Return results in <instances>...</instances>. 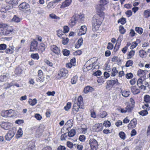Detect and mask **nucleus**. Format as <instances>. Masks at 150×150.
Segmentation results:
<instances>
[{
	"label": "nucleus",
	"mask_w": 150,
	"mask_h": 150,
	"mask_svg": "<svg viewBox=\"0 0 150 150\" xmlns=\"http://www.w3.org/2000/svg\"><path fill=\"white\" fill-rule=\"evenodd\" d=\"M126 22V19L125 18H122L119 19L118 21V23H120L122 25L125 24Z\"/></svg>",
	"instance_id": "nucleus-38"
},
{
	"label": "nucleus",
	"mask_w": 150,
	"mask_h": 150,
	"mask_svg": "<svg viewBox=\"0 0 150 150\" xmlns=\"http://www.w3.org/2000/svg\"><path fill=\"white\" fill-rule=\"evenodd\" d=\"M77 21L78 17H76V16H73L69 23V25L72 27L76 24Z\"/></svg>",
	"instance_id": "nucleus-15"
},
{
	"label": "nucleus",
	"mask_w": 150,
	"mask_h": 150,
	"mask_svg": "<svg viewBox=\"0 0 150 150\" xmlns=\"http://www.w3.org/2000/svg\"><path fill=\"white\" fill-rule=\"evenodd\" d=\"M148 71L146 70H142V69H139L137 72V75L140 77H146V72Z\"/></svg>",
	"instance_id": "nucleus-16"
},
{
	"label": "nucleus",
	"mask_w": 150,
	"mask_h": 150,
	"mask_svg": "<svg viewBox=\"0 0 150 150\" xmlns=\"http://www.w3.org/2000/svg\"><path fill=\"white\" fill-rule=\"evenodd\" d=\"M89 144L91 149L93 150H96L98 146L97 141L93 138L89 140Z\"/></svg>",
	"instance_id": "nucleus-9"
},
{
	"label": "nucleus",
	"mask_w": 150,
	"mask_h": 150,
	"mask_svg": "<svg viewBox=\"0 0 150 150\" xmlns=\"http://www.w3.org/2000/svg\"><path fill=\"white\" fill-rule=\"evenodd\" d=\"M133 75L131 73H128L126 75V78L127 79H130L133 77Z\"/></svg>",
	"instance_id": "nucleus-62"
},
{
	"label": "nucleus",
	"mask_w": 150,
	"mask_h": 150,
	"mask_svg": "<svg viewBox=\"0 0 150 150\" xmlns=\"http://www.w3.org/2000/svg\"><path fill=\"white\" fill-rule=\"evenodd\" d=\"M16 132L15 129H13L9 131L5 136L6 139L7 141L10 140L14 137Z\"/></svg>",
	"instance_id": "nucleus-7"
},
{
	"label": "nucleus",
	"mask_w": 150,
	"mask_h": 150,
	"mask_svg": "<svg viewBox=\"0 0 150 150\" xmlns=\"http://www.w3.org/2000/svg\"><path fill=\"white\" fill-rule=\"evenodd\" d=\"M135 30L140 35L142 34L143 32V29L140 27H136L135 28Z\"/></svg>",
	"instance_id": "nucleus-37"
},
{
	"label": "nucleus",
	"mask_w": 150,
	"mask_h": 150,
	"mask_svg": "<svg viewBox=\"0 0 150 150\" xmlns=\"http://www.w3.org/2000/svg\"><path fill=\"white\" fill-rule=\"evenodd\" d=\"M139 53L140 57L142 58H145L147 56V53L146 52L142 50L139 51Z\"/></svg>",
	"instance_id": "nucleus-27"
},
{
	"label": "nucleus",
	"mask_w": 150,
	"mask_h": 150,
	"mask_svg": "<svg viewBox=\"0 0 150 150\" xmlns=\"http://www.w3.org/2000/svg\"><path fill=\"white\" fill-rule=\"evenodd\" d=\"M35 117L38 120H40L42 118V116L39 114H35Z\"/></svg>",
	"instance_id": "nucleus-58"
},
{
	"label": "nucleus",
	"mask_w": 150,
	"mask_h": 150,
	"mask_svg": "<svg viewBox=\"0 0 150 150\" xmlns=\"http://www.w3.org/2000/svg\"><path fill=\"white\" fill-rule=\"evenodd\" d=\"M6 111L8 117H12L13 116L14 113V111L12 109H10Z\"/></svg>",
	"instance_id": "nucleus-34"
},
{
	"label": "nucleus",
	"mask_w": 150,
	"mask_h": 150,
	"mask_svg": "<svg viewBox=\"0 0 150 150\" xmlns=\"http://www.w3.org/2000/svg\"><path fill=\"white\" fill-rule=\"evenodd\" d=\"M67 146L70 149L72 148L73 147L72 143L69 141L67 142Z\"/></svg>",
	"instance_id": "nucleus-61"
},
{
	"label": "nucleus",
	"mask_w": 150,
	"mask_h": 150,
	"mask_svg": "<svg viewBox=\"0 0 150 150\" xmlns=\"http://www.w3.org/2000/svg\"><path fill=\"white\" fill-rule=\"evenodd\" d=\"M6 76L5 75H1L0 76V81L3 82L6 80Z\"/></svg>",
	"instance_id": "nucleus-54"
},
{
	"label": "nucleus",
	"mask_w": 150,
	"mask_h": 150,
	"mask_svg": "<svg viewBox=\"0 0 150 150\" xmlns=\"http://www.w3.org/2000/svg\"><path fill=\"white\" fill-rule=\"evenodd\" d=\"M111 123L110 121L107 120L104 122L103 125L106 127H109L110 126Z\"/></svg>",
	"instance_id": "nucleus-44"
},
{
	"label": "nucleus",
	"mask_w": 150,
	"mask_h": 150,
	"mask_svg": "<svg viewBox=\"0 0 150 150\" xmlns=\"http://www.w3.org/2000/svg\"><path fill=\"white\" fill-rule=\"evenodd\" d=\"M23 134V132L22 129L21 128H19L16 136V138L18 139L22 137Z\"/></svg>",
	"instance_id": "nucleus-28"
},
{
	"label": "nucleus",
	"mask_w": 150,
	"mask_h": 150,
	"mask_svg": "<svg viewBox=\"0 0 150 150\" xmlns=\"http://www.w3.org/2000/svg\"><path fill=\"white\" fill-rule=\"evenodd\" d=\"M57 36L60 38H64V37H66V35L64 31L62 30H59L57 31Z\"/></svg>",
	"instance_id": "nucleus-21"
},
{
	"label": "nucleus",
	"mask_w": 150,
	"mask_h": 150,
	"mask_svg": "<svg viewBox=\"0 0 150 150\" xmlns=\"http://www.w3.org/2000/svg\"><path fill=\"white\" fill-rule=\"evenodd\" d=\"M18 7L20 10L25 11L29 8L30 6L28 3L24 2L21 3L19 5Z\"/></svg>",
	"instance_id": "nucleus-10"
},
{
	"label": "nucleus",
	"mask_w": 150,
	"mask_h": 150,
	"mask_svg": "<svg viewBox=\"0 0 150 150\" xmlns=\"http://www.w3.org/2000/svg\"><path fill=\"white\" fill-rule=\"evenodd\" d=\"M6 45L4 44H2L0 45V50H4L6 48Z\"/></svg>",
	"instance_id": "nucleus-56"
},
{
	"label": "nucleus",
	"mask_w": 150,
	"mask_h": 150,
	"mask_svg": "<svg viewBox=\"0 0 150 150\" xmlns=\"http://www.w3.org/2000/svg\"><path fill=\"white\" fill-rule=\"evenodd\" d=\"M50 50L56 55H58L60 53V50L59 48L56 45H52L50 47Z\"/></svg>",
	"instance_id": "nucleus-11"
},
{
	"label": "nucleus",
	"mask_w": 150,
	"mask_h": 150,
	"mask_svg": "<svg viewBox=\"0 0 150 150\" xmlns=\"http://www.w3.org/2000/svg\"><path fill=\"white\" fill-rule=\"evenodd\" d=\"M4 9L6 11L11 10L13 8L12 4H11L9 3V5H7L6 6L3 7Z\"/></svg>",
	"instance_id": "nucleus-33"
},
{
	"label": "nucleus",
	"mask_w": 150,
	"mask_h": 150,
	"mask_svg": "<svg viewBox=\"0 0 150 150\" xmlns=\"http://www.w3.org/2000/svg\"><path fill=\"white\" fill-rule=\"evenodd\" d=\"M145 110H142L141 111L139 112V115H142V116H144L147 115L148 114V112L146 109H144Z\"/></svg>",
	"instance_id": "nucleus-35"
},
{
	"label": "nucleus",
	"mask_w": 150,
	"mask_h": 150,
	"mask_svg": "<svg viewBox=\"0 0 150 150\" xmlns=\"http://www.w3.org/2000/svg\"><path fill=\"white\" fill-rule=\"evenodd\" d=\"M38 77L41 79V78L42 77L43 75L42 70H39L38 71Z\"/></svg>",
	"instance_id": "nucleus-63"
},
{
	"label": "nucleus",
	"mask_w": 150,
	"mask_h": 150,
	"mask_svg": "<svg viewBox=\"0 0 150 150\" xmlns=\"http://www.w3.org/2000/svg\"><path fill=\"white\" fill-rule=\"evenodd\" d=\"M94 90V89L90 86H88L85 87L84 89V92L87 93L89 92H92Z\"/></svg>",
	"instance_id": "nucleus-23"
},
{
	"label": "nucleus",
	"mask_w": 150,
	"mask_h": 150,
	"mask_svg": "<svg viewBox=\"0 0 150 150\" xmlns=\"http://www.w3.org/2000/svg\"><path fill=\"white\" fill-rule=\"evenodd\" d=\"M12 20L13 21L18 23L20 21L21 19L16 16H14Z\"/></svg>",
	"instance_id": "nucleus-42"
},
{
	"label": "nucleus",
	"mask_w": 150,
	"mask_h": 150,
	"mask_svg": "<svg viewBox=\"0 0 150 150\" xmlns=\"http://www.w3.org/2000/svg\"><path fill=\"white\" fill-rule=\"evenodd\" d=\"M14 47L13 46L9 48L6 49V53L11 54L13 52Z\"/></svg>",
	"instance_id": "nucleus-39"
},
{
	"label": "nucleus",
	"mask_w": 150,
	"mask_h": 150,
	"mask_svg": "<svg viewBox=\"0 0 150 150\" xmlns=\"http://www.w3.org/2000/svg\"><path fill=\"white\" fill-rule=\"evenodd\" d=\"M63 54L64 56H68L70 54V51L67 50H64L63 51Z\"/></svg>",
	"instance_id": "nucleus-48"
},
{
	"label": "nucleus",
	"mask_w": 150,
	"mask_h": 150,
	"mask_svg": "<svg viewBox=\"0 0 150 150\" xmlns=\"http://www.w3.org/2000/svg\"><path fill=\"white\" fill-rule=\"evenodd\" d=\"M71 103L70 102L68 103L66 106L64 107V109L66 110H68L71 108Z\"/></svg>",
	"instance_id": "nucleus-51"
},
{
	"label": "nucleus",
	"mask_w": 150,
	"mask_h": 150,
	"mask_svg": "<svg viewBox=\"0 0 150 150\" xmlns=\"http://www.w3.org/2000/svg\"><path fill=\"white\" fill-rule=\"evenodd\" d=\"M131 89L132 93L134 94H137L140 92L139 90L135 86H132L131 87Z\"/></svg>",
	"instance_id": "nucleus-19"
},
{
	"label": "nucleus",
	"mask_w": 150,
	"mask_h": 150,
	"mask_svg": "<svg viewBox=\"0 0 150 150\" xmlns=\"http://www.w3.org/2000/svg\"><path fill=\"white\" fill-rule=\"evenodd\" d=\"M130 92L126 91H124L122 92V96L125 97L129 96L130 95Z\"/></svg>",
	"instance_id": "nucleus-36"
},
{
	"label": "nucleus",
	"mask_w": 150,
	"mask_h": 150,
	"mask_svg": "<svg viewBox=\"0 0 150 150\" xmlns=\"http://www.w3.org/2000/svg\"><path fill=\"white\" fill-rule=\"evenodd\" d=\"M87 128L86 127H82L80 129V131L83 134H85L87 132Z\"/></svg>",
	"instance_id": "nucleus-53"
},
{
	"label": "nucleus",
	"mask_w": 150,
	"mask_h": 150,
	"mask_svg": "<svg viewBox=\"0 0 150 150\" xmlns=\"http://www.w3.org/2000/svg\"><path fill=\"white\" fill-rule=\"evenodd\" d=\"M28 103L30 105L34 106L37 103V100L35 98L33 99L30 98L29 99Z\"/></svg>",
	"instance_id": "nucleus-29"
},
{
	"label": "nucleus",
	"mask_w": 150,
	"mask_h": 150,
	"mask_svg": "<svg viewBox=\"0 0 150 150\" xmlns=\"http://www.w3.org/2000/svg\"><path fill=\"white\" fill-rule=\"evenodd\" d=\"M76 17H78V21L79 22H83L84 18V16L83 15H77L76 16Z\"/></svg>",
	"instance_id": "nucleus-30"
},
{
	"label": "nucleus",
	"mask_w": 150,
	"mask_h": 150,
	"mask_svg": "<svg viewBox=\"0 0 150 150\" xmlns=\"http://www.w3.org/2000/svg\"><path fill=\"white\" fill-rule=\"evenodd\" d=\"M133 64V61L131 60H129L127 62L125 66L127 67H128L132 66Z\"/></svg>",
	"instance_id": "nucleus-49"
},
{
	"label": "nucleus",
	"mask_w": 150,
	"mask_h": 150,
	"mask_svg": "<svg viewBox=\"0 0 150 150\" xmlns=\"http://www.w3.org/2000/svg\"><path fill=\"white\" fill-rule=\"evenodd\" d=\"M137 84L139 88L144 91L146 90V87L149 86L148 82L143 80L141 78L138 79Z\"/></svg>",
	"instance_id": "nucleus-3"
},
{
	"label": "nucleus",
	"mask_w": 150,
	"mask_h": 150,
	"mask_svg": "<svg viewBox=\"0 0 150 150\" xmlns=\"http://www.w3.org/2000/svg\"><path fill=\"white\" fill-rule=\"evenodd\" d=\"M35 143L32 142H30L28 144V150H33L35 147Z\"/></svg>",
	"instance_id": "nucleus-24"
},
{
	"label": "nucleus",
	"mask_w": 150,
	"mask_h": 150,
	"mask_svg": "<svg viewBox=\"0 0 150 150\" xmlns=\"http://www.w3.org/2000/svg\"><path fill=\"white\" fill-rule=\"evenodd\" d=\"M87 28L85 25L81 26L80 29H79L78 35L79 36H81L85 35L86 32Z\"/></svg>",
	"instance_id": "nucleus-13"
},
{
	"label": "nucleus",
	"mask_w": 150,
	"mask_h": 150,
	"mask_svg": "<svg viewBox=\"0 0 150 150\" xmlns=\"http://www.w3.org/2000/svg\"><path fill=\"white\" fill-rule=\"evenodd\" d=\"M103 18V17L100 16L98 14H96L93 16L92 20L93 31H96L98 30L102 24Z\"/></svg>",
	"instance_id": "nucleus-1"
},
{
	"label": "nucleus",
	"mask_w": 150,
	"mask_h": 150,
	"mask_svg": "<svg viewBox=\"0 0 150 150\" xmlns=\"http://www.w3.org/2000/svg\"><path fill=\"white\" fill-rule=\"evenodd\" d=\"M77 80V76H75L71 79V83L72 84H74L76 83Z\"/></svg>",
	"instance_id": "nucleus-45"
},
{
	"label": "nucleus",
	"mask_w": 150,
	"mask_h": 150,
	"mask_svg": "<svg viewBox=\"0 0 150 150\" xmlns=\"http://www.w3.org/2000/svg\"><path fill=\"white\" fill-rule=\"evenodd\" d=\"M144 16L145 18H147L150 16V10H147L144 11Z\"/></svg>",
	"instance_id": "nucleus-32"
},
{
	"label": "nucleus",
	"mask_w": 150,
	"mask_h": 150,
	"mask_svg": "<svg viewBox=\"0 0 150 150\" xmlns=\"http://www.w3.org/2000/svg\"><path fill=\"white\" fill-rule=\"evenodd\" d=\"M68 71L64 69H62L60 70L59 72L57 74V78L60 79L62 77L64 78H66L68 75Z\"/></svg>",
	"instance_id": "nucleus-4"
},
{
	"label": "nucleus",
	"mask_w": 150,
	"mask_h": 150,
	"mask_svg": "<svg viewBox=\"0 0 150 150\" xmlns=\"http://www.w3.org/2000/svg\"><path fill=\"white\" fill-rule=\"evenodd\" d=\"M135 51L134 50H131L128 54V55L130 58L132 57L134 55Z\"/></svg>",
	"instance_id": "nucleus-59"
},
{
	"label": "nucleus",
	"mask_w": 150,
	"mask_h": 150,
	"mask_svg": "<svg viewBox=\"0 0 150 150\" xmlns=\"http://www.w3.org/2000/svg\"><path fill=\"white\" fill-rule=\"evenodd\" d=\"M137 124V120L135 119H134L131 120L129 124L128 127L129 128H134L135 127Z\"/></svg>",
	"instance_id": "nucleus-17"
},
{
	"label": "nucleus",
	"mask_w": 150,
	"mask_h": 150,
	"mask_svg": "<svg viewBox=\"0 0 150 150\" xmlns=\"http://www.w3.org/2000/svg\"><path fill=\"white\" fill-rule=\"evenodd\" d=\"M83 42V39L82 38H79L76 43L75 44V48H79L82 44Z\"/></svg>",
	"instance_id": "nucleus-22"
},
{
	"label": "nucleus",
	"mask_w": 150,
	"mask_h": 150,
	"mask_svg": "<svg viewBox=\"0 0 150 150\" xmlns=\"http://www.w3.org/2000/svg\"><path fill=\"white\" fill-rule=\"evenodd\" d=\"M101 72L100 70H98L93 73V75L96 76H100L101 74Z\"/></svg>",
	"instance_id": "nucleus-64"
},
{
	"label": "nucleus",
	"mask_w": 150,
	"mask_h": 150,
	"mask_svg": "<svg viewBox=\"0 0 150 150\" xmlns=\"http://www.w3.org/2000/svg\"><path fill=\"white\" fill-rule=\"evenodd\" d=\"M97 81L98 83H102L104 82V80L103 78L102 77H99L98 78Z\"/></svg>",
	"instance_id": "nucleus-60"
},
{
	"label": "nucleus",
	"mask_w": 150,
	"mask_h": 150,
	"mask_svg": "<svg viewBox=\"0 0 150 150\" xmlns=\"http://www.w3.org/2000/svg\"><path fill=\"white\" fill-rule=\"evenodd\" d=\"M107 115V112L105 111H103L101 112L100 115V117L103 118L105 117Z\"/></svg>",
	"instance_id": "nucleus-50"
},
{
	"label": "nucleus",
	"mask_w": 150,
	"mask_h": 150,
	"mask_svg": "<svg viewBox=\"0 0 150 150\" xmlns=\"http://www.w3.org/2000/svg\"><path fill=\"white\" fill-rule=\"evenodd\" d=\"M94 127L95 128L96 131L98 132L102 130L103 126L102 123H100L96 125Z\"/></svg>",
	"instance_id": "nucleus-20"
},
{
	"label": "nucleus",
	"mask_w": 150,
	"mask_h": 150,
	"mask_svg": "<svg viewBox=\"0 0 150 150\" xmlns=\"http://www.w3.org/2000/svg\"><path fill=\"white\" fill-rule=\"evenodd\" d=\"M83 98L81 96H79L77 100L75 102L74 104L72 109V111L74 113H76L78 111L79 108L83 109Z\"/></svg>",
	"instance_id": "nucleus-2"
},
{
	"label": "nucleus",
	"mask_w": 150,
	"mask_h": 150,
	"mask_svg": "<svg viewBox=\"0 0 150 150\" xmlns=\"http://www.w3.org/2000/svg\"><path fill=\"white\" fill-rule=\"evenodd\" d=\"M107 85L106 86V88L107 89L110 90L112 86L115 84L118 85L119 83L118 80L115 79L113 80H108L107 82Z\"/></svg>",
	"instance_id": "nucleus-8"
},
{
	"label": "nucleus",
	"mask_w": 150,
	"mask_h": 150,
	"mask_svg": "<svg viewBox=\"0 0 150 150\" xmlns=\"http://www.w3.org/2000/svg\"><path fill=\"white\" fill-rule=\"evenodd\" d=\"M119 136L122 139L124 140L126 138L125 134L123 132H120L119 134Z\"/></svg>",
	"instance_id": "nucleus-41"
},
{
	"label": "nucleus",
	"mask_w": 150,
	"mask_h": 150,
	"mask_svg": "<svg viewBox=\"0 0 150 150\" xmlns=\"http://www.w3.org/2000/svg\"><path fill=\"white\" fill-rule=\"evenodd\" d=\"M96 64L95 62H93L92 64H90L86 67V68L88 70L92 69V70L96 69V67H97L96 65H95Z\"/></svg>",
	"instance_id": "nucleus-25"
},
{
	"label": "nucleus",
	"mask_w": 150,
	"mask_h": 150,
	"mask_svg": "<svg viewBox=\"0 0 150 150\" xmlns=\"http://www.w3.org/2000/svg\"><path fill=\"white\" fill-rule=\"evenodd\" d=\"M38 42L35 40L32 41L31 43L30 50L31 51L33 52L37 50Z\"/></svg>",
	"instance_id": "nucleus-14"
},
{
	"label": "nucleus",
	"mask_w": 150,
	"mask_h": 150,
	"mask_svg": "<svg viewBox=\"0 0 150 150\" xmlns=\"http://www.w3.org/2000/svg\"><path fill=\"white\" fill-rule=\"evenodd\" d=\"M50 18L52 19H57L59 20L60 18L56 16L55 14L52 13L50 15Z\"/></svg>",
	"instance_id": "nucleus-43"
},
{
	"label": "nucleus",
	"mask_w": 150,
	"mask_h": 150,
	"mask_svg": "<svg viewBox=\"0 0 150 150\" xmlns=\"http://www.w3.org/2000/svg\"><path fill=\"white\" fill-rule=\"evenodd\" d=\"M71 0H66L63 2L61 5L60 8H64L69 6L71 3Z\"/></svg>",
	"instance_id": "nucleus-18"
},
{
	"label": "nucleus",
	"mask_w": 150,
	"mask_h": 150,
	"mask_svg": "<svg viewBox=\"0 0 150 150\" xmlns=\"http://www.w3.org/2000/svg\"><path fill=\"white\" fill-rule=\"evenodd\" d=\"M118 71L117 69L116 68L114 67L112 69L110 73V75L111 76H115L116 75L118 74Z\"/></svg>",
	"instance_id": "nucleus-26"
},
{
	"label": "nucleus",
	"mask_w": 150,
	"mask_h": 150,
	"mask_svg": "<svg viewBox=\"0 0 150 150\" xmlns=\"http://www.w3.org/2000/svg\"><path fill=\"white\" fill-rule=\"evenodd\" d=\"M66 37H64V38H62V43L64 45H65L67 44L69 41V39L68 38H66Z\"/></svg>",
	"instance_id": "nucleus-46"
},
{
	"label": "nucleus",
	"mask_w": 150,
	"mask_h": 150,
	"mask_svg": "<svg viewBox=\"0 0 150 150\" xmlns=\"http://www.w3.org/2000/svg\"><path fill=\"white\" fill-rule=\"evenodd\" d=\"M119 31L120 33L122 34H124L125 32V30L122 25H120L119 27Z\"/></svg>",
	"instance_id": "nucleus-52"
},
{
	"label": "nucleus",
	"mask_w": 150,
	"mask_h": 150,
	"mask_svg": "<svg viewBox=\"0 0 150 150\" xmlns=\"http://www.w3.org/2000/svg\"><path fill=\"white\" fill-rule=\"evenodd\" d=\"M12 125V124L9 122H5L2 123L1 125L2 128L6 130H8Z\"/></svg>",
	"instance_id": "nucleus-12"
},
{
	"label": "nucleus",
	"mask_w": 150,
	"mask_h": 150,
	"mask_svg": "<svg viewBox=\"0 0 150 150\" xmlns=\"http://www.w3.org/2000/svg\"><path fill=\"white\" fill-rule=\"evenodd\" d=\"M31 57L32 58L36 60H38L39 58L38 54V53L31 54Z\"/></svg>",
	"instance_id": "nucleus-40"
},
{
	"label": "nucleus",
	"mask_w": 150,
	"mask_h": 150,
	"mask_svg": "<svg viewBox=\"0 0 150 150\" xmlns=\"http://www.w3.org/2000/svg\"><path fill=\"white\" fill-rule=\"evenodd\" d=\"M86 137L84 135H81L79 137V140L82 142H84L85 140Z\"/></svg>",
	"instance_id": "nucleus-55"
},
{
	"label": "nucleus",
	"mask_w": 150,
	"mask_h": 150,
	"mask_svg": "<svg viewBox=\"0 0 150 150\" xmlns=\"http://www.w3.org/2000/svg\"><path fill=\"white\" fill-rule=\"evenodd\" d=\"M13 30L12 28H11L9 27H8L7 25L5 26H3L0 33L1 35H6L9 34Z\"/></svg>",
	"instance_id": "nucleus-6"
},
{
	"label": "nucleus",
	"mask_w": 150,
	"mask_h": 150,
	"mask_svg": "<svg viewBox=\"0 0 150 150\" xmlns=\"http://www.w3.org/2000/svg\"><path fill=\"white\" fill-rule=\"evenodd\" d=\"M9 3L11 4L16 5L18 4V0H11L9 2L7 1V3Z\"/></svg>",
	"instance_id": "nucleus-47"
},
{
	"label": "nucleus",
	"mask_w": 150,
	"mask_h": 150,
	"mask_svg": "<svg viewBox=\"0 0 150 150\" xmlns=\"http://www.w3.org/2000/svg\"><path fill=\"white\" fill-rule=\"evenodd\" d=\"M144 100L146 103H145L142 107L144 109H146L148 110H150V107L149 106L148 104L150 103V96L149 95H146L144 97Z\"/></svg>",
	"instance_id": "nucleus-5"
},
{
	"label": "nucleus",
	"mask_w": 150,
	"mask_h": 150,
	"mask_svg": "<svg viewBox=\"0 0 150 150\" xmlns=\"http://www.w3.org/2000/svg\"><path fill=\"white\" fill-rule=\"evenodd\" d=\"M1 115L2 116L4 117H8L6 110L2 111L1 112Z\"/></svg>",
	"instance_id": "nucleus-57"
},
{
	"label": "nucleus",
	"mask_w": 150,
	"mask_h": 150,
	"mask_svg": "<svg viewBox=\"0 0 150 150\" xmlns=\"http://www.w3.org/2000/svg\"><path fill=\"white\" fill-rule=\"evenodd\" d=\"M75 130L74 129H72L69 132L68 135L69 137H72L75 135Z\"/></svg>",
	"instance_id": "nucleus-31"
}]
</instances>
